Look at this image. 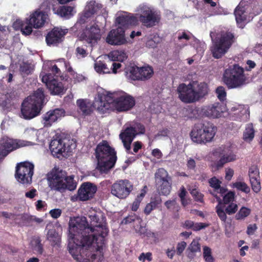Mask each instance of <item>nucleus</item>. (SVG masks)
<instances>
[{
	"instance_id": "f257e3e1",
	"label": "nucleus",
	"mask_w": 262,
	"mask_h": 262,
	"mask_svg": "<svg viewBox=\"0 0 262 262\" xmlns=\"http://www.w3.org/2000/svg\"><path fill=\"white\" fill-rule=\"evenodd\" d=\"M94 230L85 216L77 217L70 222L68 247L69 253L77 261L90 262L88 248L94 244L92 235Z\"/></svg>"
},
{
	"instance_id": "f03ea898",
	"label": "nucleus",
	"mask_w": 262,
	"mask_h": 262,
	"mask_svg": "<svg viewBox=\"0 0 262 262\" xmlns=\"http://www.w3.org/2000/svg\"><path fill=\"white\" fill-rule=\"evenodd\" d=\"M135 104L134 97L124 92L110 93L102 90L98 92L95 104L99 112L104 114L111 110L112 107L118 112H126L130 110Z\"/></svg>"
},
{
	"instance_id": "7ed1b4c3",
	"label": "nucleus",
	"mask_w": 262,
	"mask_h": 262,
	"mask_svg": "<svg viewBox=\"0 0 262 262\" xmlns=\"http://www.w3.org/2000/svg\"><path fill=\"white\" fill-rule=\"evenodd\" d=\"M73 176H68L67 172L54 167L47 174L49 187L51 190L64 192L66 190L73 191L77 186Z\"/></svg>"
},
{
	"instance_id": "20e7f679",
	"label": "nucleus",
	"mask_w": 262,
	"mask_h": 262,
	"mask_svg": "<svg viewBox=\"0 0 262 262\" xmlns=\"http://www.w3.org/2000/svg\"><path fill=\"white\" fill-rule=\"evenodd\" d=\"M95 156L97 160V168L101 173H107L114 167L117 159L116 151L106 140L97 145Z\"/></svg>"
},
{
	"instance_id": "39448f33",
	"label": "nucleus",
	"mask_w": 262,
	"mask_h": 262,
	"mask_svg": "<svg viewBox=\"0 0 262 262\" xmlns=\"http://www.w3.org/2000/svg\"><path fill=\"white\" fill-rule=\"evenodd\" d=\"M45 101L44 90L37 89L21 104V113L25 119H31L39 115Z\"/></svg>"
},
{
	"instance_id": "423d86ee",
	"label": "nucleus",
	"mask_w": 262,
	"mask_h": 262,
	"mask_svg": "<svg viewBox=\"0 0 262 262\" xmlns=\"http://www.w3.org/2000/svg\"><path fill=\"white\" fill-rule=\"evenodd\" d=\"M208 85L204 82L199 83L196 89H194L191 83L188 84L181 83L177 88L179 98L185 103H192L199 101L208 94Z\"/></svg>"
},
{
	"instance_id": "0eeeda50",
	"label": "nucleus",
	"mask_w": 262,
	"mask_h": 262,
	"mask_svg": "<svg viewBox=\"0 0 262 262\" xmlns=\"http://www.w3.org/2000/svg\"><path fill=\"white\" fill-rule=\"evenodd\" d=\"M90 226L94 228L92 234L94 244H96L97 251L102 249L105 244V237L107 235L108 229L106 226V217L101 212L89 216Z\"/></svg>"
},
{
	"instance_id": "6e6552de",
	"label": "nucleus",
	"mask_w": 262,
	"mask_h": 262,
	"mask_svg": "<svg viewBox=\"0 0 262 262\" xmlns=\"http://www.w3.org/2000/svg\"><path fill=\"white\" fill-rule=\"evenodd\" d=\"M222 81L228 89L242 88L247 81L244 68L236 63L229 66L224 70Z\"/></svg>"
},
{
	"instance_id": "1a4fd4ad",
	"label": "nucleus",
	"mask_w": 262,
	"mask_h": 262,
	"mask_svg": "<svg viewBox=\"0 0 262 262\" xmlns=\"http://www.w3.org/2000/svg\"><path fill=\"white\" fill-rule=\"evenodd\" d=\"M217 131V127L210 122L195 124L192 128L190 136L194 142L202 144L211 142Z\"/></svg>"
},
{
	"instance_id": "9d476101",
	"label": "nucleus",
	"mask_w": 262,
	"mask_h": 262,
	"mask_svg": "<svg viewBox=\"0 0 262 262\" xmlns=\"http://www.w3.org/2000/svg\"><path fill=\"white\" fill-rule=\"evenodd\" d=\"M145 133V128L143 124L136 122L132 125L126 127L119 135L123 146L127 154H133L131 151V144L137 135L144 134Z\"/></svg>"
},
{
	"instance_id": "9b49d317",
	"label": "nucleus",
	"mask_w": 262,
	"mask_h": 262,
	"mask_svg": "<svg viewBox=\"0 0 262 262\" xmlns=\"http://www.w3.org/2000/svg\"><path fill=\"white\" fill-rule=\"evenodd\" d=\"M235 41L234 35L230 32L222 34L216 38L211 49L212 56L216 59L221 58L228 51Z\"/></svg>"
},
{
	"instance_id": "f8f14e48",
	"label": "nucleus",
	"mask_w": 262,
	"mask_h": 262,
	"mask_svg": "<svg viewBox=\"0 0 262 262\" xmlns=\"http://www.w3.org/2000/svg\"><path fill=\"white\" fill-rule=\"evenodd\" d=\"M34 168V165L29 162L18 163L15 167V179L22 184H30L32 181Z\"/></svg>"
},
{
	"instance_id": "ddd939ff",
	"label": "nucleus",
	"mask_w": 262,
	"mask_h": 262,
	"mask_svg": "<svg viewBox=\"0 0 262 262\" xmlns=\"http://www.w3.org/2000/svg\"><path fill=\"white\" fill-rule=\"evenodd\" d=\"M96 185L90 182L82 183L79 187L77 193L71 196L72 202H85L93 199L97 191Z\"/></svg>"
},
{
	"instance_id": "4468645a",
	"label": "nucleus",
	"mask_w": 262,
	"mask_h": 262,
	"mask_svg": "<svg viewBox=\"0 0 262 262\" xmlns=\"http://www.w3.org/2000/svg\"><path fill=\"white\" fill-rule=\"evenodd\" d=\"M72 140L63 135H60L52 140L50 149L53 155L59 157L58 155L71 151Z\"/></svg>"
},
{
	"instance_id": "2eb2a0df",
	"label": "nucleus",
	"mask_w": 262,
	"mask_h": 262,
	"mask_svg": "<svg viewBox=\"0 0 262 262\" xmlns=\"http://www.w3.org/2000/svg\"><path fill=\"white\" fill-rule=\"evenodd\" d=\"M30 143L29 141L15 140L4 136L0 140V157H5L12 151L29 145Z\"/></svg>"
},
{
	"instance_id": "dca6fc26",
	"label": "nucleus",
	"mask_w": 262,
	"mask_h": 262,
	"mask_svg": "<svg viewBox=\"0 0 262 262\" xmlns=\"http://www.w3.org/2000/svg\"><path fill=\"white\" fill-rule=\"evenodd\" d=\"M133 185L127 180H120L115 182L111 188V193L120 199H124L130 194Z\"/></svg>"
},
{
	"instance_id": "f3484780",
	"label": "nucleus",
	"mask_w": 262,
	"mask_h": 262,
	"mask_svg": "<svg viewBox=\"0 0 262 262\" xmlns=\"http://www.w3.org/2000/svg\"><path fill=\"white\" fill-rule=\"evenodd\" d=\"M81 38L88 43L93 46L100 40L101 37V30L96 23L88 25L83 30L81 35Z\"/></svg>"
},
{
	"instance_id": "a211bd4d",
	"label": "nucleus",
	"mask_w": 262,
	"mask_h": 262,
	"mask_svg": "<svg viewBox=\"0 0 262 262\" xmlns=\"http://www.w3.org/2000/svg\"><path fill=\"white\" fill-rule=\"evenodd\" d=\"M42 82L45 83L52 95H60L63 93L62 82L56 79L51 73H46L42 76Z\"/></svg>"
},
{
	"instance_id": "6ab92c4d",
	"label": "nucleus",
	"mask_w": 262,
	"mask_h": 262,
	"mask_svg": "<svg viewBox=\"0 0 262 262\" xmlns=\"http://www.w3.org/2000/svg\"><path fill=\"white\" fill-rule=\"evenodd\" d=\"M67 33L68 30L67 29L54 27L46 36V41L47 45L49 46H57L63 41L64 36Z\"/></svg>"
},
{
	"instance_id": "aec40b11",
	"label": "nucleus",
	"mask_w": 262,
	"mask_h": 262,
	"mask_svg": "<svg viewBox=\"0 0 262 262\" xmlns=\"http://www.w3.org/2000/svg\"><path fill=\"white\" fill-rule=\"evenodd\" d=\"M106 41L110 45L120 46L127 43L125 35V30L121 27H118L115 29H112L108 33Z\"/></svg>"
},
{
	"instance_id": "412c9836",
	"label": "nucleus",
	"mask_w": 262,
	"mask_h": 262,
	"mask_svg": "<svg viewBox=\"0 0 262 262\" xmlns=\"http://www.w3.org/2000/svg\"><path fill=\"white\" fill-rule=\"evenodd\" d=\"M228 149V148L225 147H219L213 151V154L214 156L221 157L219 160L214 162L216 169L222 168L226 163L234 161L236 159V156L232 152L229 154L227 153V150Z\"/></svg>"
},
{
	"instance_id": "4be33fe9",
	"label": "nucleus",
	"mask_w": 262,
	"mask_h": 262,
	"mask_svg": "<svg viewBox=\"0 0 262 262\" xmlns=\"http://www.w3.org/2000/svg\"><path fill=\"white\" fill-rule=\"evenodd\" d=\"M65 113L66 112L63 108H56L51 110L42 116L41 122L44 127H51L54 123L63 117Z\"/></svg>"
},
{
	"instance_id": "5701e85b",
	"label": "nucleus",
	"mask_w": 262,
	"mask_h": 262,
	"mask_svg": "<svg viewBox=\"0 0 262 262\" xmlns=\"http://www.w3.org/2000/svg\"><path fill=\"white\" fill-rule=\"evenodd\" d=\"M160 20L159 15L149 8L144 10L139 16V20L147 28L154 27L159 22Z\"/></svg>"
},
{
	"instance_id": "b1692460",
	"label": "nucleus",
	"mask_w": 262,
	"mask_h": 262,
	"mask_svg": "<svg viewBox=\"0 0 262 262\" xmlns=\"http://www.w3.org/2000/svg\"><path fill=\"white\" fill-rule=\"evenodd\" d=\"M234 15L235 19L238 26L241 28H243L245 25L248 23V12L245 6H243L242 4H239L234 10Z\"/></svg>"
},
{
	"instance_id": "393cba45",
	"label": "nucleus",
	"mask_w": 262,
	"mask_h": 262,
	"mask_svg": "<svg viewBox=\"0 0 262 262\" xmlns=\"http://www.w3.org/2000/svg\"><path fill=\"white\" fill-rule=\"evenodd\" d=\"M28 19L29 21V24L32 25L33 28H39L45 24L46 17L43 12L38 10L32 13Z\"/></svg>"
},
{
	"instance_id": "a878e982",
	"label": "nucleus",
	"mask_w": 262,
	"mask_h": 262,
	"mask_svg": "<svg viewBox=\"0 0 262 262\" xmlns=\"http://www.w3.org/2000/svg\"><path fill=\"white\" fill-rule=\"evenodd\" d=\"M108 56L111 58V60H109L111 71H112L113 73L116 74L117 70L121 67L122 64L119 62H116L115 61L123 60L124 56H122L118 51H114L109 54Z\"/></svg>"
},
{
	"instance_id": "bb28decb",
	"label": "nucleus",
	"mask_w": 262,
	"mask_h": 262,
	"mask_svg": "<svg viewBox=\"0 0 262 262\" xmlns=\"http://www.w3.org/2000/svg\"><path fill=\"white\" fill-rule=\"evenodd\" d=\"M204 114L209 118H217L221 117L222 111L221 104L215 102L211 105L206 106L204 109Z\"/></svg>"
},
{
	"instance_id": "cd10ccee",
	"label": "nucleus",
	"mask_w": 262,
	"mask_h": 262,
	"mask_svg": "<svg viewBox=\"0 0 262 262\" xmlns=\"http://www.w3.org/2000/svg\"><path fill=\"white\" fill-rule=\"evenodd\" d=\"M76 103L80 111L84 115H90L93 111V104L88 99H78Z\"/></svg>"
},
{
	"instance_id": "c85d7f7f",
	"label": "nucleus",
	"mask_w": 262,
	"mask_h": 262,
	"mask_svg": "<svg viewBox=\"0 0 262 262\" xmlns=\"http://www.w3.org/2000/svg\"><path fill=\"white\" fill-rule=\"evenodd\" d=\"M116 22L120 25V27H127L128 26L135 25L137 23V18L134 16L122 15L117 17Z\"/></svg>"
},
{
	"instance_id": "c756f323",
	"label": "nucleus",
	"mask_w": 262,
	"mask_h": 262,
	"mask_svg": "<svg viewBox=\"0 0 262 262\" xmlns=\"http://www.w3.org/2000/svg\"><path fill=\"white\" fill-rule=\"evenodd\" d=\"M73 7L69 6H62L57 8H53V11L55 13L66 18H70L73 15Z\"/></svg>"
},
{
	"instance_id": "7c9ffc66",
	"label": "nucleus",
	"mask_w": 262,
	"mask_h": 262,
	"mask_svg": "<svg viewBox=\"0 0 262 262\" xmlns=\"http://www.w3.org/2000/svg\"><path fill=\"white\" fill-rule=\"evenodd\" d=\"M48 240L52 246L58 247L61 242V236L54 228L49 230L47 234Z\"/></svg>"
},
{
	"instance_id": "2f4dec72",
	"label": "nucleus",
	"mask_w": 262,
	"mask_h": 262,
	"mask_svg": "<svg viewBox=\"0 0 262 262\" xmlns=\"http://www.w3.org/2000/svg\"><path fill=\"white\" fill-rule=\"evenodd\" d=\"M172 181L168 180L156 183L157 190L163 195H167L171 191Z\"/></svg>"
},
{
	"instance_id": "473e14b6",
	"label": "nucleus",
	"mask_w": 262,
	"mask_h": 262,
	"mask_svg": "<svg viewBox=\"0 0 262 262\" xmlns=\"http://www.w3.org/2000/svg\"><path fill=\"white\" fill-rule=\"evenodd\" d=\"M201 251V245L198 241L193 239L187 249V255L189 258L192 259L195 253Z\"/></svg>"
},
{
	"instance_id": "72a5a7b5",
	"label": "nucleus",
	"mask_w": 262,
	"mask_h": 262,
	"mask_svg": "<svg viewBox=\"0 0 262 262\" xmlns=\"http://www.w3.org/2000/svg\"><path fill=\"white\" fill-rule=\"evenodd\" d=\"M155 183H161L164 181L171 180V177L169 176L168 172L163 168L158 169L155 173Z\"/></svg>"
},
{
	"instance_id": "f704fd0d",
	"label": "nucleus",
	"mask_w": 262,
	"mask_h": 262,
	"mask_svg": "<svg viewBox=\"0 0 262 262\" xmlns=\"http://www.w3.org/2000/svg\"><path fill=\"white\" fill-rule=\"evenodd\" d=\"M41 240L39 237H33L31 242L32 248L34 253L41 255L43 252V245L41 243Z\"/></svg>"
},
{
	"instance_id": "c9c22d12",
	"label": "nucleus",
	"mask_w": 262,
	"mask_h": 262,
	"mask_svg": "<svg viewBox=\"0 0 262 262\" xmlns=\"http://www.w3.org/2000/svg\"><path fill=\"white\" fill-rule=\"evenodd\" d=\"M95 69L99 73H111V68L109 65V60L107 63L98 61L95 63Z\"/></svg>"
},
{
	"instance_id": "e433bc0d",
	"label": "nucleus",
	"mask_w": 262,
	"mask_h": 262,
	"mask_svg": "<svg viewBox=\"0 0 262 262\" xmlns=\"http://www.w3.org/2000/svg\"><path fill=\"white\" fill-rule=\"evenodd\" d=\"M140 70V80H146L150 78L153 75L154 71L151 67L149 66L143 67L139 68Z\"/></svg>"
},
{
	"instance_id": "4c0bfd02",
	"label": "nucleus",
	"mask_w": 262,
	"mask_h": 262,
	"mask_svg": "<svg viewBox=\"0 0 262 262\" xmlns=\"http://www.w3.org/2000/svg\"><path fill=\"white\" fill-rule=\"evenodd\" d=\"M127 77L133 80H140V70L139 67L137 66H132L129 67L126 71Z\"/></svg>"
},
{
	"instance_id": "58836bf2",
	"label": "nucleus",
	"mask_w": 262,
	"mask_h": 262,
	"mask_svg": "<svg viewBox=\"0 0 262 262\" xmlns=\"http://www.w3.org/2000/svg\"><path fill=\"white\" fill-rule=\"evenodd\" d=\"M209 183L210 186L213 188L214 189V192L210 191V193L217 200L219 203H221V199L217 196L216 194H215L216 190L217 189V188H220L221 182L215 177H214L209 180Z\"/></svg>"
},
{
	"instance_id": "ea45409f",
	"label": "nucleus",
	"mask_w": 262,
	"mask_h": 262,
	"mask_svg": "<svg viewBox=\"0 0 262 262\" xmlns=\"http://www.w3.org/2000/svg\"><path fill=\"white\" fill-rule=\"evenodd\" d=\"M34 68L31 64L28 62H23L19 67V71L22 75L28 76L33 71Z\"/></svg>"
},
{
	"instance_id": "a19ab883",
	"label": "nucleus",
	"mask_w": 262,
	"mask_h": 262,
	"mask_svg": "<svg viewBox=\"0 0 262 262\" xmlns=\"http://www.w3.org/2000/svg\"><path fill=\"white\" fill-rule=\"evenodd\" d=\"M220 204L221 203H219V204L215 207L216 212L221 221L226 223L227 217V213L224 209L225 206Z\"/></svg>"
},
{
	"instance_id": "79ce46f5",
	"label": "nucleus",
	"mask_w": 262,
	"mask_h": 262,
	"mask_svg": "<svg viewBox=\"0 0 262 262\" xmlns=\"http://www.w3.org/2000/svg\"><path fill=\"white\" fill-rule=\"evenodd\" d=\"M254 137V130L252 124H248L244 133L243 139L245 141H251Z\"/></svg>"
},
{
	"instance_id": "37998d69",
	"label": "nucleus",
	"mask_w": 262,
	"mask_h": 262,
	"mask_svg": "<svg viewBox=\"0 0 262 262\" xmlns=\"http://www.w3.org/2000/svg\"><path fill=\"white\" fill-rule=\"evenodd\" d=\"M251 210L250 208L243 206L235 215V219L237 220H241L248 216L251 213Z\"/></svg>"
},
{
	"instance_id": "c03bdc74",
	"label": "nucleus",
	"mask_w": 262,
	"mask_h": 262,
	"mask_svg": "<svg viewBox=\"0 0 262 262\" xmlns=\"http://www.w3.org/2000/svg\"><path fill=\"white\" fill-rule=\"evenodd\" d=\"M233 188H235L237 190L241 191L246 193H249L250 192V188L248 185L244 182H236L232 184Z\"/></svg>"
},
{
	"instance_id": "a18cd8bd",
	"label": "nucleus",
	"mask_w": 262,
	"mask_h": 262,
	"mask_svg": "<svg viewBox=\"0 0 262 262\" xmlns=\"http://www.w3.org/2000/svg\"><path fill=\"white\" fill-rule=\"evenodd\" d=\"M33 26L29 24V21L27 19L26 23H23L20 24V29L21 33L25 35H30L32 32V28Z\"/></svg>"
},
{
	"instance_id": "49530a36",
	"label": "nucleus",
	"mask_w": 262,
	"mask_h": 262,
	"mask_svg": "<svg viewBox=\"0 0 262 262\" xmlns=\"http://www.w3.org/2000/svg\"><path fill=\"white\" fill-rule=\"evenodd\" d=\"M215 93L221 101L223 102L226 99L227 93L224 86H218L215 90Z\"/></svg>"
},
{
	"instance_id": "de8ad7c7",
	"label": "nucleus",
	"mask_w": 262,
	"mask_h": 262,
	"mask_svg": "<svg viewBox=\"0 0 262 262\" xmlns=\"http://www.w3.org/2000/svg\"><path fill=\"white\" fill-rule=\"evenodd\" d=\"M136 220L138 221L139 223H141L142 221V219L140 216L137 215L135 213H133L125 217L122 220L121 223L124 224H127L134 222Z\"/></svg>"
},
{
	"instance_id": "09e8293b",
	"label": "nucleus",
	"mask_w": 262,
	"mask_h": 262,
	"mask_svg": "<svg viewBox=\"0 0 262 262\" xmlns=\"http://www.w3.org/2000/svg\"><path fill=\"white\" fill-rule=\"evenodd\" d=\"M97 4L95 1H91L87 5L86 10L85 11L86 14H88L90 17L97 12Z\"/></svg>"
},
{
	"instance_id": "8fccbe9b",
	"label": "nucleus",
	"mask_w": 262,
	"mask_h": 262,
	"mask_svg": "<svg viewBox=\"0 0 262 262\" xmlns=\"http://www.w3.org/2000/svg\"><path fill=\"white\" fill-rule=\"evenodd\" d=\"M190 193L195 201L200 203L203 202L204 195L201 193L198 189L196 188H193L191 190Z\"/></svg>"
},
{
	"instance_id": "3c124183",
	"label": "nucleus",
	"mask_w": 262,
	"mask_h": 262,
	"mask_svg": "<svg viewBox=\"0 0 262 262\" xmlns=\"http://www.w3.org/2000/svg\"><path fill=\"white\" fill-rule=\"evenodd\" d=\"M203 257L206 262H213L214 261V258L211 255V250L207 246L203 247Z\"/></svg>"
},
{
	"instance_id": "603ef678",
	"label": "nucleus",
	"mask_w": 262,
	"mask_h": 262,
	"mask_svg": "<svg viewBox=\"0 0 262 262\" xmlns=\"http://www.w3.org/2000/svg\"><path fill=\"white\" fill-rule=\"evenodd\" d=\"M250 181L252 189L255 192L258 193L260 190L261 189L259 178H252L251 179H250Z\"/></svg>"
},
{
	"instance_id": "864d4df0",
	"label": "nucleus",
	"mask_w": 262,
	"mask_h": 262,
	"mask_svg": "<svg viewBox=\"0 0 262 262\" xmlns=\"http://www.w3.org/2000/svg\"><path fill=\"white\" fill-rule=\"evenodd\" d=\"M227 205V206L224 208L227 214L232 215L237 212L238 210V206L236 204L231 203Z\"/></svg>"
},
{
	"instance_id": "5fc2aeb1",
	"label": "nucleus",
	"mask_w": 262,
	"mask_h": 262,
	"mask_svg": "<svg viewBox=\"0 0 262 262\" xmlns=\"http://www.w3.org/2000/svg\"><path fill=\"white\" fill-rule=\"evenodd\" d=\"M235 197V193L233 191H229L223 196V201L224 204L223 205H227L231 203H233Z\"/></svg>"
},
{
	"instance_id": "6e6d98bb",
	"label": "nucleus",
	"mask_w": 262,
	"mask_h": 262,
	"mask_svg": "<svg viewBox=\"0 0 262 262\" xmlns=\"http://www.w3.org/2000/svg\"><path fill=\"white\" fill-rule=\"evenodd\" d=\"M165 206L169 210H172L173 211L179 210V205L177 204L176 200H168L165 202Z\"/></svg>"
},
{
	"instance_id": "4d7b16f0",
	"label": "nucleus",
	"mask_w": 262,
	"mask_h": 262,
	"mask_svg": "<svg viewBox=\"0 0 262 262\" xmlns=\"http://www.w3.org/2000/svg\"><path fill=\"white\" fill-rule=\"evenodd\" d=\"M149 203L156 209L162 203L161 198L159 195L156 194L151 197Z\"/></svg>"
},
{
	"instance_id": "13d9d810",
	"label": "nucleus",
	"mask_w": 262,
	"mask_h": 262,
	"mask_svg": "<svg viewBox=\"0 0 262 262\" xmlns=\"http://www.w3.org/2000/svg\"><path fill=\"white\" fill-rule=\"evenodd\" d=\"M152 254L150 252H147L146 253H142L139 256V259L143 262H144L145 260L150 261L152 260Z\"/></svg>"
},
{
	"instance_id": "bf43d9fd",
	"label": "nucleus",
	"mask_w": 262,
	"mask_h": 262,
	"mask_svg": "<svg viewBox=\"0 0 262 262\" xmlns=\"http://www.w3.org/2000/svg\"><path fill=\"white\" fill-rule=\"evenodd\" d=\"M187 244L185 242H181L179 243L177 246L176 253L178 255H180L186 247Z\"/></svg>"
},
{
	"instance_id": "052dcab7",
	"label": "nucleus",
	"mask_w": 262,
	"mask_h": 262,
	"mask_svg": "<svg viewBox=\"0 0 262 262\" xmlns=\"http://www.w3.org/2000/svg\"><path fill=\"white\" fill-rule=\"evenodd\" d=\"M50 72L52 76H58L60 75L61 72L60 69L57 67V65L54 64L53 66H52L50 69Z\"/></svg>"
},
{
	"instance_id": "680f3d73",
	"label": "nucleus",
	"mask_w": 262,
	"mask_h": 262,
	"mask_svg": "<svg viewBox=\"0 0 262 262\" xmlns=\"http://www.w3.org/2000/svg\"><path fill=\"white\" fill-rule=\"evenodd\" d=\"M208 226V224L203 223H197L195 224L194 223V226L192 227V229L194 231H199L202 229L205 228Z\"/></svg>"
},
{
	"instance_id": "e2e57ef3",
	"label": "nucleus",
	"mask_w": 262,
	"mask_h": 262,
	"mask_svg": "<svg viewBox=\"0 0 262 262\" xmlns=\"http://www.w3.org/2000/svg\"><path fill=\"white\" fill-rule=\"evenodd\" d=\"M51 216L54 219L58 218L61 214V210L60 209H54L50 211Z\"/></svg>"
},
{
	"instance_id": "0e129e2a",
	"label": "nucleus",
	"mask_w": 262,
	"mask_h": 262,
	"mask_svg": "<svg viewBox=\"0 0 262 262\" xmlns=\"http://www.w3.org/2000/svg\"><path fill=\"white\" fill-rule=\"evenodd\" d=\"M257 227L256 224H250L247 227V234L251 235H253L255 231L257 230Z\"/></svg>"
},
{
	"instance_id": "69168bd1",
	"label": "nucleus",
	"mask_w": 262,
	"mask_h": 262,
	"mask_svg": "<svg viewBox=\"0 0 262 262\" xmlns=\"http://www.w3.org/2000/svg\"><path fill=\"white\" fill-rule=\"evenodd\" d=\"M156 208L150 203H148L146 204L143 212L146 215H149L152 211H153Z\"/></svg>"
},
{
	"instance_id": "338daca9",
	"label": "nucleus",
	"mask_w": 262,
	"mask_h": 262,
	"mask_svg": "<svg viewBox=\"0 0 262 262\" xmlns=\"http://www.w3.org/2000/svg\"><path fill=\"white\" fill-rule=\"evenodd\" d=\"M143 144L140 141H136L133 143V153H137L138 152L139 150L141 149L142 147Z\"/></svg>"
},
{
	"instance_id": "774afa93",
	"label": "nucleus",
	"mask_w": 262,
	"mask_h": 262,
	"mask_svg": "<svg viewBox=\"0 0 262 262\" xmlns=\"http://www.w3.org/2000/svg\"><path fill=\"white\" fill-rule=\"evenodd\" d=\"M249 176L250 179H251L252 178H259L258 171L256 169H253L252 168H250L249 170Z\"/></svg>"
}]
</instances>
